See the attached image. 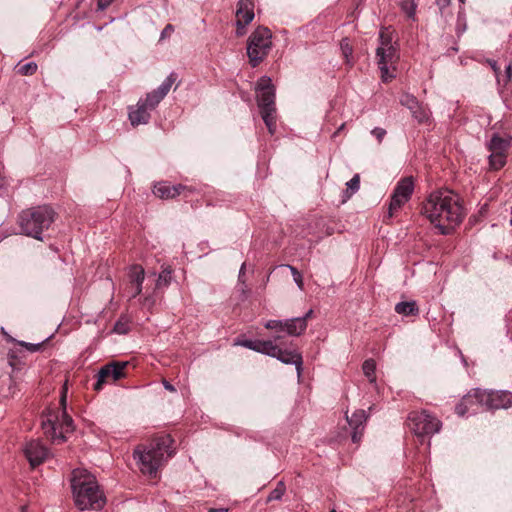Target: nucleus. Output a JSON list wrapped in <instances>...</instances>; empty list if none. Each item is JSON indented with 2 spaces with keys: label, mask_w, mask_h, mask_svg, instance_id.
Listing matches in <instances>:
<instances>
[{
  "label": "nucleus",
  "mask_w": 512,
  "mask_h": 512,
  "mask_svg": "<svg viewBox=\"0 0 512 512\" xmlns=\"http://www.w3.org/2000/svg\"><path fill=\"white\" fill-rule=\"evenodd\" d=\"M262 119L270 134H274L276 130V109H264L260 110Z\"/></svg>",
  "instance_id": "b1692460"
},
{
  "label": "nucleus",
  "mask_w": 512,
  "mask_h": 512,
  "mask_svg": "<svg viewBox=\"0 0 512 512\" xmlns=\"http://www.w3.org/2000/svg\"><path fill=\"white\" fill-rule=\"evenodd\" d=\"M178 76L175 72H171L162 84L147 93L144 98H140L134 110H130V125L133 127L145 125L151 118V112L159 105V103L169 93L172 86L176 82Z\"/></svg>",
  "instance_id": "0eeeda50"
},
{
  "label": "nucleus",
  "mask_w": 512,
  "mask_h": 512,
  "mask_svg": "<svg viewBox=\"0 0 512 512\" xmlns=\"http://www.w3.org/2000/svg\"><path fill=\"white\" fill-rule=\"evenodd\" d=\"M313 313H314L313 309H309V310L305 313V315H304V316H302V317H298V318H299V319H303V320H304V322H306V323H307L308 319L312 318Z\"/></svg>",
  "instance_id": "37998d69"
},
{
  "label": "nucleus",
  "mask_w": 512,
  "mask_h": 512,
  "mask_svg": "<svg viewBox=\"0 0 512 512\" xmlns=\"http://www.w3.org/2000/svg\"><path fill=\"white\" fill-rule=\"evenodd\" d=\"M228 510L225 508H211L209 512H227Z\"/></svg>",
  "instance_id": "8fccbe9b"
},
{
  "label": "nucleus",
  "mask_w": 512,
  "mask_h": 512,
  "mask_svg": "<svg viewBox=\"0 0 512 512\" xmlns=\"http://www.w3.org/2000/svg\"><path fill=\"white\" fill-rule=\"evenodd\" d=\"M163 385L165 387L166 390L170 391V392H175L176 389L173 385H171L168 381L166 380H163Z\"/></svg>",
  "instance_id": "a18cd8bd"
},
{
  "label": "nucleus",
  "mask_w": 512,
  "mask_h": 512,
  "mask_svg": "<svg viewBox=\"0 0 512 512\" xmlns=\"http://www.w3.org/2000/svg\"><path fill=\"white\" fill-rule=\"evenodd\" d=\"M362 370H363L364 375L368 378L370 383L376 382V376H375L376 363L373 359L365 360L362 365Z\"/></svg>",
  "instance_id": "cd10ccee"
},
{
  "label": "nucleus",
  "mask_w": 512,
  "mask_h": 512,
  "mask_svg": "<svg viewBox=\"0 0 512 512\" xmlns=\"http://www.w3.org/2000/svg\"><path fill=\"white\" fill-rule=\"evenodd\" d=\"M245 266H246V265H245V263H243V264H242V266H241V268H240V271H239V277H238V279H239V281H240V282H242V283H244V282H245V281H244V279H243V276H244V273H245Z\"/></svg>",
  "instance_id": "49530a36"
},
{
  "label": "nucleus",
  "mask_w": 512,
  "mask_h": 512,
  "mask_svg": "<svg viewBox=\"0 0 512 512\" xmlns=\"http://www.w3.org/2000/svg\"><path fill=\"white\" fill-rule=\"evenodd\" d=\"M244 33H245V28H239V26H237L236 34L238 36H242V35H244Z\"/></svg>",
  "instance_id": "3c124183"
},
{
  "label": "nucleus",
  "mask_w": 512,
  "mask_h": 512,
  "mask_svg": "<svg viewBox=\"0 0 512 512\" xmlns=\"http://www.w3.org/2000/svg\"><path fill=\"white\" fill-rule=\"evenodd\" d=\"M505 73H506V81H505V85H506L511 80V77H512V66H511V64H509L505 68Z\"/></svg>",
  "instance_id": "a19ab883"
},
{
  "label": "nucleus",
  "mask_w": 512,
  "mask_h": 512,
  "mask_svg": "<svg viewBox=\"0 0 512 512\" xmlns=\"http://www.w3.org/2000/svg\"><path fill=\"white\" fill-rule=\"evenodd\" d=\"M257 102L260 110L275 108V89L268 77H262L258 82Z\"/></svg>",
  "instance_id": "dca6fc26"
},
{
  "label": "nucleus",
  "mask_w": 512,
  "mask_h": 512,
  "mask_svg": "<svg viewBox=\"0 0 512 512\" xmlns=\"http://www.w3.org/2000/svg\"><path fill=\"white\" fill-rule=\"evenodd\" d=\"M56 212L49 205H39L23 210L17 219L23 235L42 240V233L55 221Z\"/></svg>",
  "instance_id": "423d86ee"
},
{
  "label": "nucleus",
  "mask_w": 512,
  "mask_h": 512,
  "mask_svg": "<svg viewBox=\"0 0 512 512\" xmlns=\"http://www.w3.org/2000/svg\"><path fill=\"white\" fill-rule=\"evenodd\" d=\"M252 350L269 356L275 352V343L271 340H254Z\"/></svg>",
  "instance_id": "a878e982"
},
{
  "label": "nucleus",
  "mask_w": 512,
  "mask_h": 512,
  "mask_svg": "<svg viewBox=\"0 0 512 512\" xmlns=\"http://www.w3.org/2000/svg\"><path fill=\"white\" fill-rule=\"evenodd\" d=\"M286 267L290 269L295 283L302 290L304 287V283L301 273L294 266L286 265Z\"/></svg>",
  "instance_id": "c9c22d12"
},
{
  "label": "nucleus",
  "mask_w": 512,
  "mask_h": 512,
  "mask_svg": "<svg viewBox=\"0 0 512 512\" xmlns=\"http://www.w3.org/2000/svg\"><path fill=\"white\" fill-rule=\"evenodd\" d=\"M507 153L491 152L489 166L491 170H499L506 164Z\"/></svg>",
  "instance_id": "bb28decb"
},
{
  "label": "nucleus",
  "mask_w": 512,
  "mask_h": 512,
  "mask_svg": "<svg viewBox=\"0 0 512 512\" xmlns=\"http://www.w3.org/2000/svg\"><path fill=\"white\" fill-rule=\"evenodd\" d=\"M490 65H491V68L493 69V71L495 72V74L498 75L500 72V68L498 67L496 61L490 62Z\"/></svg>",
  "instance_id": "de8ad7c7"
},
{
  "label": "nucleus",
  "mask_w": 512,
  "mask_h": 512,
  "mask_svg": "<svg viewBox=\"0 0 512 512\" xmlns=\"http://www.w3.org/2000/svg\"><path fill=\"white\" fill-rule=\"evenodd\" d=\"M397 47L377 48L376 56L378 58V66L381 71V77L384 82L394 78L395 75L389 72V68L397 62L399 56Z\"/></svg>",
  "instance_id": "ddd939ff"
},
{
  "label": "nucleus",
  "mask_w": 512,
  "mask_h": 512,
  "mask_svg": "<svg viewBox=\"0 0 512 512\" xmlns=\"http://www.w3.org/2000/svg\"><path fill=\"white\" fill-rule=\"evenodd\" d=\"M265 328L276 331H285V321L269 320L265 323Z\"/></svg>",
  "instance_id": "72a5a7b5"
},
{
  "label": "nucleus",
  "mask_w": 512,
  "mask_h": 512,
  "mask_svg": "<svg viewBox=\"0 0 512 512\" xmlns=\"http://www.w3.org/2000/svg\"><path fill=\"white\" fill-rule=\"evenodd\" d=\"M371 134L377 139L378 143H381L386 135V130L380 127H376L371 131Z\"/></svg>",
  "instance_id": "e433bc0d"
},
{
  "label": "nucleus",
  "mask_w": 512,
  "mask_h": 512,
  "mask_svg": "<svg viewBox=\"0 0 512 512\" xmlns=\"http://www.w3.org/2000/svg\"><path fill=\"white\" fill-rule=\"evenodd\" d=\"M286 491L285 484L280 481L277 483L276 487L269 493L267 497V502H271L274 500H280Z\"/></svg>",
  "instance_id": "c85d7f7f"
},
{
  "label": "nucleus",
  "mask_w": 512,
  "mask_h": 512,
  "mask_svg": "<svg viewBox=\"0 0 512 512\" xmlns=\"http://www.w3.org/2000/svg\"><path fill=\"white\" fill-rule=\"evenodd\" d=\"M400 103L410 110L413 118L418 123H426L429 121L431 114L430 110L423 104L419 103L414 95L409 93L402 94L400 97Z\"/></svg>",
  "instance_id": "f3484780"
},
{
  "label": "nucleus",
  "mask_w": 512,
  "mask_h": 512,
  "mask_svg": "<svg viewBox=\"0 0 512 512\" xmlns=\"http://www.w3.org/2000/svg\"><path fill=\"white\" fill-rule=\"evenodd\" d=\"M437 5L440 9H444L450 4V0H436Z\"/></svg>",
  "instance_id": "c03bdc74"
},
{
  "label": "nucleus",
  "mask_w": 512,
  "mask_h": 512,
  "mask_svg": "<svg viewBox=\"0 0 512 512\" xmlns=\"http://www.w3.org/2000/svg\"><path fill=\"white\" fill-rule=\"evenodd\" d=\"M269 356L274 357L284 364H294L296 366L298 376L302 373L303 359L301 353L297 350L282 349L275 344V352Z\"/></svg>",
  "instance_id": "a211bd4d"
},
{
  "label": "nucleus",
  "mask_w": 512,
  "mask_h": 512,
  "mask_svg": "<svg viewBox=\"0 0 512 512\" xmlns=\"http://www.w3.org/2000/svg\"><path fill=\"white\" fill-rule=\"evenodd\" d=\"M331 512H336L335 510H332Z\"/></svg>",
  "instance_id": "864d4df0"
},
{
  "label": "nucleus",
  "mask_w": 512,
  "mask_h": 512,
  "mask_svg": "<svg viewBox=\"0 0 512 512\" xmlns=\"http://www.w3.org/2000/svg\"><path fill=\"white\" fill-rule=\"evenodd\" d=\"M461 3H465L466 0H459Z\"/></svg>",
  "instance_id": "603ef678"
},
{
  "label": "nucleus",
  "mask_w": 512,
  "mask_h": 512,
  "mask_svg": "<svg viewBox=\"0 0 512 512\" xmlns=\"http://www.w3.org/2000/svg\"><path fill=\"white\" fill-rule=\"evenodd\" d=\"M379 42H380V45L378 48H391V47H396L394 44H393V39H392V35L390 32H388L387 30H381L380 31V34H379Z\"/></svg>",
  "instance_id": "c756f323"
},
{
  "label": "nucleus",
  "mask_w": 512,
  "mask_h": 512,
  "mask_svg": "<svg viewBox=\"0 0 512 512\" xmlns=\"http://www.w3.org/2000/svg\"><path fill=\"white\" fill-rule=\"evenodd\" d=\"M24 453L31 466L35 467L46 459L48 450L40 441L32 440L26 444Z\"/></svg>",
  "instance_id": "6ab92c4d"
},
{
  "label": "nucleus",
  "mask_w": 512,
  "mask_h": 512,
  "mask_svg": "<svg viewBox=\"0 0 512 512\" xmlns=\"http://www.w3.org/2000/svg\"><path fill=\"white\" fill-rule=\"evenodd\" d=\"M49 338H46L44 341L40 342V343H28V342H25V341H19L18 344L22 347H25L29 352L31 353H34V352H37L39 351L43 344L48 341Z\"/></svg>",
  "instance_id": "473e14b6"
},
{
  "label": "nucleus",
  "mask_w": 512,
  "mask_h": 512,
  "mask_svg": "<svg viewBox=\"0 0 512 512\" xmlns=\"http://www.w3.org/2000/svg\"><path fill=\"white\" fill-rule=\"evenodd\" d=\"M67 386L62 387L59 404L50 406L42 412L41 427L44 435L52 443L61 444L66 435L74 431V422L67 413Z\"/></svg>",
  "instance_id": "20e7f679"
},
{
  "label": "nucleus",
  "mask_w": 512,
  "mask_h": 512,
  "mask_svg": "<svg viewBox=\"0 0 512 512\" xmlns=\"http://www.w3.org/2000/svg\"><path fill=\"white\" fill-rule=\"evenodd\" d=\"M307 323L298 317L285 320V331L290 336H300L305 332Z\"/></svg>",
  "instance_id": "4be33fe9"
},
{
  "label": "nucleus",
  "mask_w": 512,
  "mask_h": 512,
  "mask_svg": "<svg viewBox=\"0 0 512 512\" xmlns=\"http://www.w3.org/2000/svg\"><path fill=\"white\" fill-rule=\"evenodd\" d=\"M239 344L242 345L243 347H246V348L252 350V347L254 345V340H243Z\"/></svg>",
  "instance_id": "79ce46f5"
},
{
  "label": "nucleus",
  "mask_w": 512,
  "mask_h": 512,
  "mask_svg": "<svg viewBox=\"0 0 512 512\" xmlns=\"http://www.w3.org/2000/svg\"><path fill=\"white\" fill-rule=\"evenodd\" d=\"M340 46H341V51H342L343 56L345 57L346 61L349 62V57L353 53V48L350 45L349 40L347 38H344L341 41Z\"/></svg>",
  "instance_id": "f704fd0d"
},
{
  "label": "nucleus",
  "mask_w": 512,
  "mask_h": 512,
  "mask_svg": "<svg viewBox=\"0 0 512 512\" xmlns=\"http://www.w3.org/2000/svg\"><path fill=\"white\" fill-rule=\"evenodd\" d=\"M173 32H174V26L172 24H167L161 32L160 41L169 38Z\"/></svg>",
  "instance_id": "4c0bfd02"
},
{
  "label": "nucleus",
  "mask_w": 512,
  "mask_h": 512,
  "mask_svg": "<svg viewBox=\"0 0 512 512\" xmlns=\"http://www.w3.org/2000/svg\"><path fill=\"white\" fill-rule=\"evenodd\" d=\"M113 0H97V9L98 10H105L112 2Z\"/></svg>",
  "instance_id": "58836bf2"
},
{
  "label": "nucleus",
  "mask_w": 512,
  "mask_h": 512,
  "mask_svg": "<svg viewBox=\"0 0 512 512\" xmlns=\"http://www.w3.org/2000/svg\"><path fill=\"white\" fill-rule=\"evenodd\" d=\"M114 330L116 332L122 333V334H125L128 331L125 324L122 323V321H119L118 323H116Z\"/></svg>",
  "instance_id": "ea45409f"
},
{
  "label": "nucleus",
  "mask_w": 512,
  "mask_h": 512,
  "mask_svg": "<svg viewBox=\"0 0 512 512\" xmlns=\"http://www.w3.org/2000/svg\"><path fill=\"white\" fill-rule=\"evenodd\" d=\"M254 3L252 0H239L236 10V26L245 28L254 19Z\"/></svg>",
  "instance_id": "aec40b11"
},
{
  "label": "nucleus",
  "mask_w": 512,
  "mask_h": 512,
  "mask_svg": "<svg viewBox=\"0 0 512 512\" xmlns=\"http://www.w3.org/2000/svg\"><path fill=\"white\" fill-rule=\"evenodd\" d=\"M344 128H345V123H342V124L339 126V128H338V129H337V130L332 134V138H336V137H337V135H338L341 131H343V130H344Z\"/></svg>",
  "instance_id": "09e8293b"
},
{
  "label": "nucleus",
  "mask_w": 512,
  "mask_h": 512,
  "mask_svg": "<svg viewBox=\"0 0 512 512\" xmlns=\"http://www.w3.org/2000/svg\"><path fill=\"white\" fill-rule=\"evenodd\" d=\"M272 33L264 26L257 27L247 41V56L252 67H257L268 55L272 46Z\"/></svg>",
  "instance_id": "6e6552de"
},
{
  "label": "nucleus",
  "mask_w": 512,
  "mask_h": 512,
  "mask_svg": "<svg viewBox=\"0 0 512 512\" xmlns=\"http://www.w3.org/2000/svg\"><path fill=\"white\" fill-rule=\"evenodd\" d=\"M346 194L350 197L353 193L357 192L360 188V176L355 174L347 183Z\"/></svg>",
  "instance_id": "7c9ffc66"
},
{
  "label": "nucleus",
  "mask_w": 512,
  "mask_h": 512,
  "mask_svg": "<svg viewBox=\"0 0 512 512\" xmlns=\"http://www.w3.org/2000/svg\"><path fill=\"white\" fill-rule=\"evenodd\" d=\"M509 146V138H503L498 134H494L488 143L487 148L490 152L507 153Z\"/></svg>",
  "instance_id": "5701e85b"
},
{
  "label": "nucleus",
  "mask_w": 512,
  "mask_h": 512,
  "mask_svg": "<svg viewBox=\"0 0 512 512\" xmlns=\"http://www.w3.org/2000/svg\"><path fill=\"white\" fill-rule=\"evenodd\" d=\"M128 361H112L98 371L94 390L100 391L104 384L116 383L127 375Z\"/></svg>",
  "instance_id": "9b49d317"
},
{
  "label": "nucleus",
  "mask_w": 512,
  "mask_h": 512,
  "mask_svg": "<svg viewBox=\"0 0 512 512\" xmlns=\"http://www.w3.org/2000/svg\"><path fill=\"white\" fill-rule=\"evenodd\" d=\"M172 444L170 435H162L134 449L133 458L143 476L149 480L160 478V471L174 455Z\"/></svg>",
  "instance_id": "f03ea898"
},
{
  "label": "nucleus",
  "mask_w": 512,
  "mask_h": 512,
  "mask_svg": "<svg viewBox=\"0 0 512 512\" xmlns=\"http://www.w3.org/2000/svg\"><path fill=\"white\" fill-rule=\"evenodd\" d=\"M484 402L486 410L508 409L512 407V392L486 391L484 390Z\"/></svg>",
  "instance_id": "2eb2a0df"
},
{
  "label": "nucleus",
  "mask_w": 512,
  "mask_h": 512,
  "mask_svg": "<svg viewBox=\"0 0 512 512\" xmlns=\"http://www.w3.org/2000/svg\"><path fill=\"white\" fill-rule=\"evenodd\" d=\"M194 191L195 189L191 186H186L182 184L170 185L166 181L158 182L157 184L154 185L153 189L154 195L161 199H173L179 195L188 197Z\"/></svg>",
  "instance_id": "4468645a"
},
{
  "label": "nucleus",
  "mask_w": 512,
  "mask_h": 512,
  "mask_svg": "<svg viewBox=\"0 0 512 512\" xmlns=\"http://www.w3.org/2000/svg\"><path fill=\"white\" fill-rule=\"evenodd\" d=\"M71 486L76 506L81 509L100 510L105 504V497L100 491L96 478L84 469L72 472Z\"/></svg>",
  "instance_id": "39448f33"
},
{
  "label": "nucleus",
  "mask_w": 512,
  "mask_h": 512,
  "mask_svg": "<svg viewBox=\"0 0 512 512\" xmlns=\"http://www.w3.org/2000/svg\"><path fill=\"white\" fill-rule=\"evenodd\" d=\"M367 420V415L365 410H357L355 411L351 417L347 416V421L349 426L352 428V441L357 443L360 441L363 431H364V423Z\"/></svg>",
  "instance_id": "412c9836"
},
{
  "label": "nucleus",
  "mask_w": 512,
  "mask_h": 512,
  "mask_svg": "<svg viewBox=\"0 0 512 512\" xmlns=\"http://www.w3.org/2000/svg\"><path fill=\"white\" fill-rule=\"evenodd\" d=\"M484 390L479 388L469 391L461 401L456 405L455 412L459 416H464L467 413H476L479 408L485 409Z\"/></svg>",
  "instance_id": "f8f14e48"
},
{
  "label": "nucleus",
  "mask_w": 512,
  "mask_h": 512,
  "mask_svg": "<svg viewBox=\"0 0 512 512\" xmlns=\"http://www.w3.org/2000/svg\"><path fill=\"white\" fill-rule=\"evenodd\" d=\"M37 71V64L29 62L18 66V73L24 76L33 75Z\"/></svg>",
  "instance_id": "2f4dec72"
},
{
  "label": "nucleus",
  "mask_w": 512,
  "mask_h": 512,
  "mask_svg": "<svg viewBox=\"0 0 512 512\" xmlns=\"http://www.w3.org/2000/svg\"><path fill=\"white\" fill-rule=\"evenodd\" d=\"M171 280V270L164 269L156 278L155 274L146 276L141 265H130V298L141 295L142 308L150 310L156 303L158 291L166 288Z\"/></svg>",
  "instance_id": "7ed1b4c3"
},
{
  "label": "nucleus",
  "mask_w": 512,
  "mask_h": 512,
  "mask_svg": "<svg viewBox=\"0 0 512 512\" xmlns=\"http://www.w3.org/2000/svg\"><path fill=\"white\" fill-rule=\"evenodd\" d=\"M408 426L417 437L421 438L438 433L442 423L435 416L423 410L409 413Z\"/></svg>",
  "instance_id": "1a4fd4ad"
},
{
  "label": "nucleus",
  "mask_w": 512,
  "mask_h": 512,
  "mask_svg": "<svg viewBox=\"0 0 512 512\" xmlns=\"http://www.w3.org/2000/svg\"><path fill=\"white\" fill-rule=\"evenodd\" d=\"M395 311L398 314L409 316L418 314V307L415 301L400 302L395 306Z\"/></svg>",
  "instance_id": "393cba45"
},
{
  "label": "nucleus",
  "mask_w": 512,
  "mask_h": 512,
  "mask_svg": "<svg viewBox=\"0 0 512 512\" xmlns=\"http://www.w3.org/2000/svg\"><path fill=\"white\" fill-rule=\"evenodd\" d=\"M421 212L441 235L451 234L465 217L461 197L449 189L432 192L423 202Z\"/></svg>",
  "instance_id": "f257e3e1"
},
{
  "label": "nucleus",
  "mask_w": 512,
  "mask_h": 512,
  "mask_svg": "<svg viewBox=\"0 0 512 512\" xmlns=\"http://www.w3.org/2000/svg\"><path fill=\"white\" fill-rule=\"evenodd\" d=\"M414 192L413 177H404L400 179L391 195V200L388 207V213L384 216V222L389 223L393 216L407 203Z\"/></svg>",
  "instance_id": "9d476101"
}]
</instances>
